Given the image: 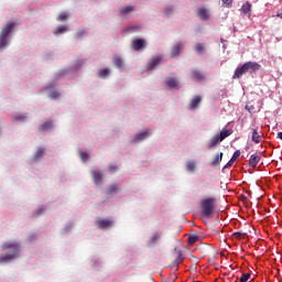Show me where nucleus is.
<instances>
[{
  "mask_svg": "<svg viewBox=\"0 0 282 282\" xmlns=\"http://www.w3.org/2000/svg\"><path fill=\"white\" fill-rule=\"evenodd\" d=\"M158 239H160V236L158 234H154L150 240L149 243H158Z\"/></svg>",
  "mask_w": 282,
  "mask_h": 282,
  "instance_id": "obj_35",
  "label": "nucleus"
},
{
  "mask_svg": "<svg viewBox=\"0 0 282 282\" xmlns=\"http://www.w3.org/2000/svg\"><path fill=\"white\" fill-rule=\"evenodd\" d=\"M48 96H50L51 100H56V98L61 97V93L56 91V90H53V91L50 93Z\"/></svg>",
  "mask_w": 282,
  "mask_h": 282,
  "instance_id": "obj_29",
  "label": "nucleus"
},
{
  "mask_svg": "<svg viewBox=\"0 0 282 282\" xmlns=\"http://www.w3.org/2000/svg\"><path fill=\"white\" fill-rule=\"evenodd\" d=\"M14 22H9L1 31L0 33V50H3V47H8V37L10 34H12V31L15 28Z\"/></svg>",
  "mask_w": 282,
  "mask_h": 282,
  "instance_id": "obj_4",
  "label": "nucleus"
},
{
  "mask_svg": "<svg viewBox=\"0 0 282 282\" xmlns=\"http://www.w3.org/2000/svg\"><path fill=\"white\" fill-rule=\"evenodd\" d=\"M65 32H67V25H59L57 26V30L53 32V34L57 36V34H65Z\"/></svg>",
  "mask_w": 282,
  "mask_h": 282,
  "instance_id": "obj_23",
  "label": "nucleus"
},
{
  "mask_svg": "<svg viewBox=\"0 0 282 282\" xmlns=\"http://www.w3.org/2000/svg\"><path fill=\"white\" fill-rule=\"evenodd\" d=\"M52 127H54V123L52 121H45L44 123H42L40 126V131H50V129H52Z\"/></svg>",
  "mask_w": 282,
  "mask_h": 282,
  "instance_id": "obj_19",
  "label": "nucleus"
},
{
  "mask_svg": "<svg viewBox=\"0 0 282 282\" xmlns=\"http://www.w3.org/2000/svg\"><path fill=\"white\" fill-rule=\"evenodd\" d=\"M109 74H110L109 68L101 69L99 72V78H107Z\"/></svg>",
  "mask_w": 282,
  "mask_h": 282,
  "instance_id": "obj_28",
  "label": "nucleus"
},
{
  "mask_svg": "<svg viewBox=\"0 0 282 282\" xmlns=\"http://www.w3.org/2000/svg\"><path fill=\"white\" fill-rule=\"evenodd\" d=\"M192 79L195 83H202V80H206V75L202 70L193 69L192 70Z\"/></svg>",
  "mask_w": 282,
  "mask_h": 282,
  "instance_id": "obj_5",
  "label": "nucleus"
},
{
  "mask_svg": "<svg viewBox=\"0 0 282 282\" xmlns=\"http://www.w3.org/2000/svg\"><path fill=\"white\" fill-rule=\"evenodd\" d=\"M250 276H251L250 273L242 274L240 278V282H248Z\"/></svg>",
  "mask_w": 282,
  "mask_h": 282,
  "instance_id": "obj_36",
  "label": "nucleus"
},
{
  "mask_svg": "<svg viewBox=\"0 0 282 282\" xmlns=\"http://www.w3.org/2000/svg\"><path fill=\"white\" fill-rule=\"evenodd\" d=\"M278 138L282 140V132H278Z\"/></svg>",
  "mask_w": 282,
  "mask_h": 282,
  "instance_id": "obj_43",
  "label": "nucleus"
},
{
  "mask_svg": "<svg viewBox=\"0 0 282 282\" xmlns=\"http://www.w3.org/2000/svg\"><path fill=\"white\" fill-rule=\"evenodd\" d=\"M172 282H175V280H172Z\"/></svg>",
  "mask_w": 282,
  "mask_h": 282,
  "instance_id": "obj_45",
  "label": "nucleus"
},
{
  "mask_svg": "<svg viewBox=\"0 0 282 282\" xmlns=\"http://www.w3.org/2000/svg\"><path fill=\"white\" fill-rule=\"evenodd\" d=\"M15 120L17 121H19V120L23 121V120H25V116H23V115L22 116H18V117H15Z\"/></svg>",
  "mask_w": 282,
  "mask_h": 282,
  "instance_id": "obj_42",
  "label": "nucleus"
},
{
  "mask_svg": "<svg viewBox=\"0 0 282 282\" xmlns=\"http://www.w3.org/2000/svg\"><path fill=\"white\" fill-rule=\"evenodd\" d=\"M135 8L128 6L120 9L121 17H124V14H130V12H133Z\"/></svg>",
  "mask_w": 282,
  "mask_h": 282,
  "instance_id": "obj_20",
  "label": "nucleus"
},
{
  "mask_svg": "<svg viewBox=\"0 0 282 282\" xmlns=\"http://www.w3.org/2000/svg\"><path fill=\"white\" fill-rule=\"evenodd\" d=\"M217 199L215 197H208L200 200V210L203 217H212L215 213V204Z\"/></svg>",
  "mask_w": 282,
  "mask_h": 282,
  "instance_id": "obj_3",
  "label": "nucleus"
},
{
  "mask_svg": "<svg viewBox=\"0 0 282 282\" xmlns=\"http://www.w3.org/2000/svg\"><path fill=\"white\" fill-rule=\"evenodd\" d=\"M239 155H241V151L237 150L231 159L229 160V162L224 166V170L226 169H230V166H232L235 164V162H237V158H239Z\"/></svg>",
  "mask_w": 282,
  "mask_h": 282,
  "instance_id": "obj_13",
  "label": "nucleus"
},
{
  "mask_svg": "<svg viewBox=\"0 0 282 282\" xmlns=\"http://www.w3.org/2000/svg\"><path fill=\"white\" fill-rule=\"evenodd\" d=\"M3 250H9L3 256H0V263H10V261H14V259L19 258V252H21V245L19 242H4L2 245Z\"/></svg>",
  "mask_w": 282,
  "mask_h": 282,
  "instance_id": "obj_1",
  "label": "nucleus"
},
{
  "mask_svg": "<svg viewBox=\"0 0 282 282\" xmlns=\"http://www.w3.org/2000/svg\"><path fill=\"white\" fill-rule=\"evenodd\" d=\"M186 170L193 173V171H195V162H187Z\"/></svg>",
  "mask_w": 282,
  "mask_h": 282,
  "instance_id": "obj_31",
  "label": "nucleus"
},
{
  "mask_svg": "<svg viewBox=\"0 0 282 282\" xmlns=\"http://www.w3.org/2000/svg\"><path fill=\"white\" fill-rule=\"evenodd\" d=\"M142 47H144V40H142V39L132 40V50L134 52H140V50H142Z\"/></svg>",
  "mask_w": 282,
  "mask_h": 282,
  "instance_id": "obj_10",
  "label": "nucleus"
},
{
  "mask_svg": "<svg viewBox=\"0 0 282 282\" xmlns=\"http://www.w3.org/2000/svg\"><path fill=\"white\" fill-rule=\"evenodd\" d=\"M198 17H200L203 21H206V19H208V11H206V9H198Z\"/></svg>",
  "mask_w": 282,
  "mask_h": 282,
  "instance_id": "obj_25",
  "label": "nucleus"
},
{
  "mask_svg": "<svg viewBox=\"0 0 282 282\" xmlns=\"http://www.w3.org/2000/svg\"><path fill=\"white\" fill-rule=\"evenodd\" d=\"M199 241V236L197 235H192L188 237V246H193Z\"/></svg>",
  "mask_w": 282,
  "mask_h": 282,
  "instance_id": "obj_26",
  "label": "nucleus"
},
{
  "mask_svg": "<svg viewBox=\"0 0 282 282\" xmlns=\"http://www.w3.org/2000/svg\"><path fill=\"white\" fill-rule=\"evenodd\" d=\"M129 32H138L139 28L138 26H130Z\"/></svg>",
  "mask_w": 282,
  "mask_h": 282,
  "instance_id": "obj_41",
  "label": "nucleus"
},
{
  "mask_svg": "<svg viewBox=\"0 0 282 282\" xmlns=\"http://www.w3.org/2000/svg\"><path fill=\"white\" fill-rule=\"evenodd\" d=\"M259 162H261V154L254 153L249 159V166H251V169H257Z\"/></svg>",
  "mask_w": 282,
  "mask_h": 282,
  "instance_id": "obj_7",
  "label": "nucleus"
},
{
  "mask_svg": "<svg viewBox=\"0 0 282 282\" xmlns=\"http://www.w3.org/2000/svg\"><path fill=\"white\" fill-rule=\"evenodd\" d=\"M251 140L256 144H259V142H261V137L259 135V132L257 131V129H253Z\"/></svg>",
  "mask_w": 282,
  "mask_h": 282,
  "instance_id": "obj_21",
  "label": "nucleus"
},
{
  "mask_svg": "<svg viewBox=\"0 0 282 282\" xmlns=\"http://www.w3.org/2000/svg\"><path fill=\"white\" fill-rule=\"evenodd\" d=\"M118 191V185L112 184L108 187V195H111V193H116Z\"/></svg>",
  "mask_w": 282,
  "mask_h": 282,
  "instance_id": "obj_33",
  "label": "nucleus"
},
{
  "mask_svg": "<svg viewBox=\"0 0 282 282\" xmlns=\"http://www.w3.org/2000/svg\"><path fill=\"white\" fill-rule=\"evenodd\" d=\"M86 32L85 31H79L76 33V39H80L82 36H85Z\"/></svg>",
  "mask_w": 282,
  "mask_h": 282,
  "instance_id": "obj_39",
  "label": "nucleus"
},
{
  "mask_svg": "<svg viewBox=\"0 0 282 282\" xmlns=\"http://www.w3.org/2000/svg\"><path fill=\"white\" fill-rule=\"evenodd\" d=\"M173 7H167V8H165L164 9V14L166 15V17H171V14H173Z\"/></svg>",
  "mask_w": 282,
  "mask_h": 282,
  "instance_id": "obj_34",
  "label": "nucleus"
},
{
  "mask_svg": "<svg viewBox=\"0 0 282 282\" xmlns=\"http://www.w3.org/2000/svg\"><path fill=\"white\" fill-rule=\"evenodd\" d=\"M221 160H224V153H217L210 162V166H219V164H221Z\"/></svg>",
  "mask_w": 282,
  "mask_h": 282,
  "instance_id": "obj_16",
  "label": "nucleus"
},
{
  "mask_svg": "<svg viewBox=\"0 0 282 282\" xmlns=\"http://www.w3.org/2000/svg\"><path fill=\"white\" fill-rule=\"evenodd\" d=\"M67 13L66 12H62L57 15V21H67Z\"/></svg>",
  "mask_w": 282,
  "mask_h": 282,
  "instance_id": "obj_32",
  "label": "nucleus"
},
{
  "mask_svg": "<svg viewBox=\"0 0 282 282\" xmlns=\"http://www.w3.org/2000/svg\"><path fill=\"white\" fill-rule=\"evenodd\" d=\"M96 226L105 230V228H110V226H113V221L109 219H99L96 221Z\"/></svg>",
  "mask_w": 282,
  "mask_h": 282,
  "instance_id": "obj_9",
  "label": "nucleus"
},
{
  "mask_svg": "<svg viewBox=\"0 0 282 282\" xmlns=\"http://www.w3.org/2000/svg\"><path fill=\"white\" fill-rule=\"evenodd\" d=\"M250 10H252V4H250V2H246L245 4H242L241 12L243 14H249Z\"/></svg>",
  "mask_w": 282,
  "mask_h": 282,
  "instance_id": "obj_22",
  "label": "nucleus"
},
{
  "mask_svg": "<svg viewBox=\"0 0 282 282\" xmlns=\"http://www.w3.org/2000/svg\"><path fill=\"white\" fill-rule=\"evenodd\" d=\"M182 47H184V44L182 43L174 44L170 53L171 58H175V56H180V54L182 53Z\"/></svg>",
  "mask_w": 282,
  "mask_h": 282,
  "instance_id": "obj_6",
  "label": "nucleus"
},
{
  "mask_svg": "<svg viewBox=\"0 0 282 282\" xmlns=\"http://www.w3.org/2000/svg\"><path fill=\"white\" fill-rule=\"evenodd\" d=\"M91 177L95 182V184H101L102 183V173L98 171H93L91 172Z\"/></svg>",
  "mask_w": 282,
  "mask_h": 282,
  "instance_id": "obj_17",
  "label": "nucleus"
},
{
  "mask_svg": "<svg viewBox=\"0 0 282 282\" xmlns=\"http://www.w3.org/2000/svg\"><path fill=\"white\" fill-rule=\"evenodd\" d=\"M79 158L83 160V162H85L89 160V154H87L86 152H80Z\"/></svg>",
  "mask_w": 282,
  "mask_h": 282,
  "instance_id": "obj_38",
  "label": "nucleus"
},
{
  "mask_svg": "<svg viewBox=\"0 0 282 282\" xmlns=\"http://www.w3.org/2000/svg\"><path fill=\"white\" fill-rule=\"evenodd\" d=\"M223 6H232V0H223Z\"/></svg>",
  "mask_w": 282,
  "mask_h": 282,
  "instance_id": "obj_40",
  "label": "nucleus"
},
{
  "mask_svg": "<svg viewBox=\"0 0 282 282\" xmlns=\"http://www.w3.org/2000/svg\"><path fill=\"white\" fill-rule=\"evenodd\" d=\"M110 171H116V166L110 165Z\"/></svg>",
  "mask_w": 282,
  "mask_h": 282,
  "instance_id": "obj_44",
  "label": "nucleus"
},
{
  "mask_svg": "<svg viewBox=\"0 0 282 282\" xmlns=\"http://www.w3.org/2000/svg\"><path fill=\"white\" fill-rule=\"evenodd\" d=\"M202 102V96L197 95L189 101V109H197L199 107V104Z\"/></svg>",
  "mask_w": 282,
  "mask_h": 282,
  "instance_id": "obj_14",
  "label": "nucleus"
},
{
  "mask_svg": "<svg viewBox=\"0 0 282 282\" xmlns=\"http://www.w3.org/2000/svg\"><path fill=\"white\" fill-rule=\"evenodd\" d=\"M219 142H224L219 134L214 135L208 143V149H215Z\"/></svg>",
  "mask_w": 282,
  "mask_h": 282,
  "instance_id": "obj_15",
  "label": "nucleus"
},
{
  "mask_svg": "<svg viewBox=\"0 0 282 282\" xmlns=\"http://www.w3.org/2000/svg\"><path fill=\"white\" fill-rule=\"evenodd\" d=\"M182 261H184V258L182 257V252L178 251L177 258L174 260V263H175V265H180V263H182Z\"/></svg>",
  "mask_w": 282,
  "mask_h": 282,
  "instance_id": "obj_30",
  "label": "nucleus"
},
{
  "mask_svg": "<svg viewBox=\"0 0 282 282\" xmlns=\"http://www.w3.org/2000/svg\"><path fill=\"white\" fill-rule=\"evenodd\" d=\"M196 52H198V54H202V52H204V45L202 43L196 44L195 46Z\"/></svg>",
  "mask_w": 282,
  "mask_h": 282,
  "instance_id": "obj_37",
  "label": "nucleus"
},
{
  "mask_svg": "<svg viewBox=\"0 0 282 282\" xmlns=\"http://www.w3.org/2000/svg\"><path fill=\"white\" fill-rule=\"evenodd\" d=\"M258 69H261V65L257 62H247L242 66L236 68L232 79L237 80L243 76L247 72H258Z\"/></svg>",
  "mask_w": 282,
  "mask_h": 282,
  "instance_id": "obj_2",
  "label": "nucleus"
},
{
  "mask_svg": "<svg viewBox=\"0 0 282 282\" xmlns=\"http://www.w3.org/2000/svg\"><path fill=\"white\" fill-rule=\"evenodd\" d=\"M165 85L170 87V89H180V83L175 79V77H170L165 80Z\"/></svg>",
  "mask_w": 282,
  "mask_h": 282,
  "instance_id": "obj_11",
  "label": "nucleus"
},
{
  "mask_svg": "<svg viewBox=\"0 0 282 282\" xmlns=\"http://www.w3.org/2000/svg\"><path fill=\"white\" fill-rule=\"evenodd\" d=\"M44 154H45V149L37 148L33 156L34 162H37V160H41V158H43Z\"/></svg>",
  "mask_w": 282,
  "mask_h": 282,
  "instance_id": "obj_18",
  "label": "nucleus"
},
{
  "mask_svg": "<svg viewBox=\"0 0 282 282\" xmlns=\"http://www.w3.org/2000/svg\"><path fill=\"white\" fill-rule=\"evenodd\" d=\"M147 138H149V129L144 130L141 133L135 134L132 142H142V141L147 140Z\"/></svg>",
  "mask_w": 282,
  "mask_h": 282,
  "instance_id": "obj_12",
  "label": "nucleus"
},
{
  "mask_svg": "<svg viewBox=\"0 0 282 282\" xmlns=\"http://www.w3.org/2000/svg\"><path fill=\"white\" fill-rule=\"evenodd\" d=\"M115 65L118 69H122V65H124V62L120 57H115Z\"/></svg>",
  "mask_w": 282,
  "mask_h": 282,
  "instance_id": "obj_27",
  "label": "nucleus"
},
{
  "mask_svg": "<svg viewBox=\"0 0 282 282\" xmlns=\"http://www.w3.org/2000/svg\"><path fill=\"white\" fill-rule=\"evenodd\" d=\"M160 63H162V56H153L148 64V69H155Z\"/></svg>",
  "mask_w": 282,
  "mask_h": 282,
  "instance_id": "obj_8",
  "label": "nucleus"
},
{
  "mask_svg": "<svg viewBox=\"0 0 282 282\" xmlns=\"http://www.w3.org/2000/svg\"><path fill=\"white\" fill-rule=\"evenodd\" d=\"M229 135H232V130H223L220 131V134H218V137H220V140H226V138H228Z\"/></svg>",
  "mask_w": 282,
  "mask_h": 282,
  "instance_id": "obj_24",
  "label": "nucleus"
}]
</instances>
